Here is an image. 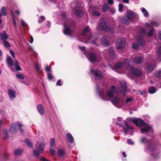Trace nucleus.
<instances>
[{
  "label": "nucleus",
  "mask_w": 161,
  "mask_h": 161,
  "mask_svg": "<svg viewBox=\"0 0 161 161\" xmlns=\"http://www.w3.org/2000/svg\"><path fill=\"white\" fill-rule=\"evenodd\" d=\"M119 7V10L120 12L122 11V9L123 8V4L121 3L119 4L118 6Z\"/></svg>",
  "instance_id": "obj_48"
},
{
  "label": "nucleus",
  "mask_w": 161,
  "mask_h": 161,
  "mask_svg": "<svg viewBox=\"0 0 161 161\" xmlns=\"http://www.w3.org/2000/svg\"><path fill=\"white\" fill-rule=\"evenodd\" d=\"M157 53L159 57H161V46L158 48L157 51Z\"/></svg>",
  "instance_id": "obj_50"
},
{
  "label": "nucleus",
  "mask_w": 161,
  "mask_h": 161,
  "mask_svg": "<svg viewBox=\"0 0 161 161\" xmlns=\"http://www.w3.org/2000/svg\"><path fill=\"white\" fill-rule=\"evenodd\" d=\"M79 48L82 51H85L86 47L84 46H79Z\"/></svg>",
  "instance_id": "obj_58"
},
{
  "label": "nucleus",
  "mask_w": 161,
  "mask_h": 161,
  "mask_svg": "<svg viewBox=\"0 0 161 161\" xmlns=\"http://www.w3.org/2000/svg\"><path fill=\"white\" fill-rule=\"evenodd\" d=\"M21 24L23 26H27L26 23L22 19H21Z\"/></svg>",
  "instance_id": "obj_52"
},
{
  "label": "nucleus",
  "mask_w": 161,
  "mask_h": 161,
  "mask_svg": "<svg viewBox=\"0 0 161 161\" xmlns=\"http://www.w3.org/2000/svg\"><path fill=\"white\" fill-rule=\"evenodd\" d=\"M126 45L125 39L121 38L118 39L116 42V45L117 48L122 49L124 48Z\"/></svg>",
  "instance_id": "obj_10"
},
{
  "label": "nucleus",
  "mask_w": 161,
  "mask_h": 161,
  "mask_svg": "<svg viewBox=\"0 0 161 161\" xmlns=\"http://www.w3.org/2000/svg\"><path fill=\"white\" fill-rule=\"evenodd\" d=\"M121 22L123 23L126 25H127L129 23V21L124 17L122 19Z\"/></svg>",
  "instance_id": "obj_45"
},
{
  "label": "nucleus",
  "mask_w": 161,
  "mask_h": 161,
  "mask_svg": "<svg viewBox=\"0 0 161 161\" xmlns=\"http://www.w3.org/2000/svg\"><path fill=\"white\" fill-rule=\"evenodd\" d=\"M45 20L44 17L43 16L40 17L39 19L38 20V22L39 23H41Z\"/></svg>",
  "instance_id": "obj_51"
},
{
  "label": "nucleus",
  "mask_w": 161,
  "mask_h": 161,
  "mask_svg": "<svg viewBox=\"0 0 161 161\" xmlns=\"http://www.w3.org/2000/svg\"><path fill=\"white\" fill-rule=\"evenodd\" d=\"M111 102L114 105L118 108V105L120 104L121 103V101L119 97H116L111 101Z\"/></svg>",
  "instance_id": "obj_20"
},
{
  "label": "nucleus",
  "mask_w": 161,
  "mask_h": 161,
  "mask_svg": "<svg viewBox=\"0 0 161 161\" xmlns=\"http://www.w3.org/2000/svg\"><path fill=\"white\" fill-rule=\"evenodd\" d=\"M55 139L52 138L50 140V145L51 146H53L55 143Z\"/></svg>",
  "instance_id": "obj_49"
},
{
  "label": "nucleus",
  "mask_w": 161,
  "mask_h": 161,
  "mask_svg": "<svg viewBox=\"0 0 161 161\" xmlns=\"http://www.w3.org/2000/svg\"><path fill=\"white\" fill-rule=\"evenodd\" d=\"M84 54L86 55L89 60L92 62L94 63L100 61L101 60L100 56L92 53L87 54L86 51H85Z\"/></svg>",
  "instance_id": "obj_7"
},
{
  "label": "nucleus",
  "mask_w": 161,
  "mask_h": 161,
  "mask_svg": "<svg viewBox=\"0 0 161 161\" xmlns=\"http://www.w3.org/2000/svg\"><path fill=\"white\" fill-rule=\"evenodd\" d=\"M126 17L130 21H132L134 19H137L138 15L134 12L129 10L127 11V12Z\"/></svg>",
  "instance_id": "obj_11"
},
{
  "label": "nucleus",
  "mask_w": 161,
  "mask_h": 161,
  "mask_svg": "<svg viewBox=\"0 0 161 161\" xmlns=\"http://www.w3.org/2000/svg\"><path fill=\"white\" fill-rule=\"evenodd\" d=\"M151 26H155L157 25V24L154 21H152L151 22Z\"/></svg>",
  "instance_id": "obj_59"
},
{
  "label": "nucleus",
  "mask_w": 161,
  "mask_h": 161,
  "mask_svg": "<svg viewBox=\"0 0 161 161\" xmlns=\"http://www.w3.org/2000/svg\"><path fill=\"white\" fill-rule=\"evenodd\" d=\"M141 142L142 143H147L148 142V140L145 137H142L141 139Z\"/></svg>",
  "instance_id": "obj_41"
},
{
  "label": "nucleus",
  "mask_w": 161,
  "mask_h": 161,
  "mask_svg": "<svg viewBox=\"0 0 161 161\" xmlns=\"http://www.w3.org/2000/svg\"><path fill=\"white\" fill-rule=\"evenodd\" d=\"M66 136L67 140L69 142L72 143L74 142V138L72 135L70 133H68L66 134Z\"/></svg>",
  "instance_id": "obj_27"
},
{
  "label": "nucleus",
  "mask_w": 161,
  "mask_h": 161,
  "mask_svg": "<svg viewBox=\"0 0 161 161\" xmlns=\"http://www.w3.org/2000/svg\"><path fill=\"white\" fill-rule=\"evenodd\" d=\"M8 36V35L6 34L5 31H3V33H0V38L4 41L7 40Z\"/></svg>",
  "instance_id": "obj_25"
},
{
  "label": "nucleus",
  "mask_w": 161,
  "mask_h": 161,
  "mask_svg": "<svg viewBox=\"0 0 161 161\" xmlns=\"http://www.w3.org/2000/svg\"><path fill=\"white\" fill-rule=\"evenodd\" d=\"M22 152V151L19 149H18L15 150L14 151V154L16 155H18L20 154Z\"/></svg>",
  "instance_id": "obj_47"
},
{
  "label": "nucleus",
  "mask_w": 161,
  "mask_h": 161,
  "mask_svg": "<svg viewBox=\"0 0 161 161\" xmlns=\"http://www.w3.org/2000/svg\"><path fill=\"white\" fill-rule=\"evenodd\" d=\"M10 53L12 57H14V58L15 57V53L13 50H10Z\"/></svg>",
  "instance_id": "obj_56"
},
{
  "label": "nucleus",
  "mask_w": 161,
  "mask_h": 161,
  "mask_svg": "<svg viewBox=\"0 0 161 161\" xmlns=\"http://www.w3.org/2000/svg\"><path fill=\"white\" fill-rule=\"evenodd\" d=\"M144 120H147L150 119V117L148 116V115H145L144 116Z\"/></svg>",
  "instance_id": "obj_57"
},
{
  "label": "nucleus",
  "mask_w": 161,
  "mask_h": 161,
  "mask_svg": "<svg viewBox=\"0 0 161 161\" xmlns=\"http://www.w3.org/2000/svg\"><path fill=\"white\" fill-rule=\"evenodd\" d=\"M120 89H118L117 90H115V87L114 86H112L110 87V89L106 93L102 92L100 94V97L103 100L108 101L110 100L115 95V93H117L118 91L124 94L127 89L126 83L125 82L122 81L120 84Z\"/></svg>",
  "instance_id": "obj_2"
},
{
  "label": "nucleus",
  "mask_w": 161,
  "mask_h": 161,
  "mask_svg": "<svg viewBox=\"0 0 161 161\" xmlns=\"http://www.w3.org/2000/svg\"><path fill=\"white\" fill-rule=\"evenodd\" d=\"M35 69H36V72L38 73H39L41 71V70L40 69V68H41L40 66L38 64H36L35 65Z\"/></svg>",
  "instance_id": "obj_39"
},
{
  "label": "nucleus",
  "mask_w": 161,
  "mask_h": 161,
  "mask_svg": "<svg viewBox=\"0 0 161 161\" xmlns=\"http://www.w3.org/2000/svg\"><path fill=\"white\" fill-rule=\"evenodd\" d=\"M14 64H13V66H14L16 70L17 71L20 70L21 68L19 65L18 62L16 59L14 60Z\"/></svg>",
  "instance_id": "obj_28"
},
{
  "label": "nucleus",
  "mask_w": 161,
  "mask_h": 161,
  "mask_svg": "<svg viewBox=\"0 0 161 161\" xmlns=\"http://www.w3.org/2000/svg\"><path fill=\"white\" fill-rule=\"evenodd\" d=\"M109 7L108 5L106 3H104L103 6V11L105 12L109 8Z\"/></svg>",
  "instance_id": "obj_37"
},
{
  "label": "nucleus",
  "mask_w": 161,
  "mask_h": 161,
  "mask_svg": "<svg viewBox=\"0 0 161 161\" xmlns=\"http://www.w3.org/2000/svg\"><path fill=\"white\" fill-rule=\"evenodd\" d=\"M94 8V7L93 6L90 7L89 12L90 13H92L93 15L94 16H97L99 15L100 14L98 13L97 10L95 11H93Z\"/></svg>",
  "instance_id": "obj_26"
},
{
  "label": "nucleus",
  "mask_w": 161,
  "mask_h": 161,
  "mask_svg": "<svg viewBox=\"0 0 161 161\" xmlns=\"http://www.w3.org/2000/svg\"><path fill=\"white\" fill-rule=\"evenodd\" d=\"M124 122L125 125L123 126V128H124L125 134H127L128 132L133 130V128L128 125L127 121H124Z\"/></svg>",
  "instance_id": "obj_18"
},
{
  "label": "nucleus",
  "mask_w": 161,
  "mask_h": 161,
  "mask_svg": "<svg viewBox=\"0 0 161 161\" xmlns=\"http://www.w3.org/2000/svg\"><path fill=\"white\" fill-rule=\"evenodd\" d=\"M105 54V58L106 59H113L115 58L114 50L113 48H110L104 51Z\"/></svg>",
  "instance_id": "obj_8"
},
{
  "label": "nucleus",
  "mask_w": 161,
  "mask_h": 161,
  "mask_svg": "<svg viewBox=\"0 0 161 161\" xmlns=\"http://www.w3.org/2000/svg\"><path fill=\"white\" fill-rule=\"evenodd\" d=\"M109 37L108 36H104L101 39V41L103 44L105 46H108L110 44V42L108 40Z\"/></svg>",
  "instance_id": "obj_19"
},
{
  "label": "nucleus",
  "mask_w": 161,
  "mask_h": 161,
  "mask_svg": "<svg viewBox=\"0 0 161 161\" xmlns=\"http://www.w3.org/2000/svg\"><path fill=\"white\" fill-rule=\"evenodd\" d=\"M44 145L43 143H36V149L34 151V153L36 156L38 155L43 152Z\"/></svg>",
  "instance_id": "obj_9"
},
{
  "label": "nucleus",
  "mask_w": 161,
  "mask_h": 161,
  "mask_svg": "<svg viewBox=\"0 0 161 161\" xmlns=\"http://www.w3.org/2000/svg\"><path fill=\"white\" fill-rule=\"evenodd\" d=\"M129 63L130 61L128 59H125L124 64L119 62L115 64L114 68L115 69H122L123 70L121 69V73H126L129 71L136 76L140 75L142 74L141 70L130 65Z\"/></svg>",
  "instance_id": "obj_1"
},
{
  "label": "nucleus",
  "mask_w": 161,
  "mask_h": 161,
  "mask_svg": "<svg viewBox=\"0 0 161 161\" xmlns=\"http://www.w3.org/2000/svg\"><path fill=\"white\" fill-rule=\"evenodd\" d=\"M8 93L10 99L11 100L14 99L16 97V92L13 90H8Z\"/></svg>",
  "instance_id": "obj_22"
},
{
  "label": "nucleus",
  "mask_w": 161,
  "mask_h": 161,
  "mask_svg": "<svg viewBox=\"0 0 161 161\" xmlns=\"http://www.w3.org/2000/svg\"><path fill=\"white\" fill-rule=\"evenodd\" d=\"M97 29L98 30H105L109 31L111 34H113L114 32V30L113 26L112 27L109 26L107 25L105 22H100L97 26Z\"/></svg>",
  "instance_id": "obj_6"
},
{
  "label": "nucleus",
  "mask_w": 161,
  "mask_h": 161,
  "mask_svg": "<svg viewBox=\"0 0 161 161\" xmlns=\"http://www.w3.org/2000/svg\"><path fill=\"white\" fill-rule=\"evenodd\" d=\"M48 78L49 79H51L53 78V77L51 74L49 73L48 75Z\"/></svg>",
  "instance_id": "obj_62"
},
{
  "label": "nucleus",
  "mask_w": 161,
  "mask_h": 161,
  "mask_svg": "<svg viewBox=\"0 0 161 161\" xmlns=\"http://www.w3.org/2000/svg\"><path fill=\"white\" fill-rule=\"evenodd\" d=\"M136 41L138 45L142 46H144L145 44V42L143 39L142 36H138L136 37Z\"/></svg>",
  "instance_id": "obj_16"
},
{
  "label": "nucleus",
  "mask_w": 161,
  "mask_h": 161,
  "mask_svg": "<svg viewBox=\"0 0 161 161\" xmlns=\"http://www.w3.org/2000/svg\"><path fill=\"white\" fill-rule=\"evenodd\" d=\"M91 31V29L89 26L86 27L83 29L81 33V38L82 40H85L88 36H86L87 34L90 32Z\"/></svg>",
  "instance_id": "obj_12"
},
{
  "label": "nucleus",
  "mask_w": 161,
  "mask_h": 161,
  "mask_svg": "<svg viewBox=\"0 0 161 161\" xmlns=\"http://www.w3.org/2000/svg\"><path fill=\"white\" fill-rule=\"evenodd\" d=\"M7 10L6 8L4 7H3L1 9L0 11V24L2 23V20L1 18L2 16H5L7 15Z\"/></svg>",
  "instance_id": "obj_21"
},
{
  "label": "nucleus",
  "mask_w": 161,
  "mask_h": 161,
  "mask_svg": "<svg viewBox=\"0 0 161 161\" xmlns=\"http://www.w3.org/2000/svg\"><path fill=\"white\" fill-rule=\"evenodd\" d=\"M91 73L95 76V78L96 80H99L103 76L102 73L99 70L93 71L92 69H90Z\"/></svg>",
  "instance_id": "obj_13"
},
{
  "label": "nucleus",
  "mask_w": 161,
  "mask_h": 161,
  "mask_svg": "<svg viewBox=\"0 0 161 161\" xmlns=\"http://www.w3.org/2000/svg\"><path fill=\"white\" fill-rule=\"evenodd\" d=\"M155 75L158 77H161V70L157 71L155 72Z\"/></svg>",
  "instance_id": "obj_40"
},
{
  "label": "nucleus",
  "mask_w": 161,
  "mask_h": 161,
  "mask_svg": "<svg viewBox=\"0 0 161 161\" xmlns=\"http://www.w3.org/2000/svg\"><path fill=\"white\" fill-rule=\"evenodd\" d=\"M37 110L40 114L42 115H44L45 113V110L41 104H38L37 106Z\"/></svg>",
  "instance_id": "obj_23"
},
{
  "label": "nucleus",
  "mask_w": 161,
  "mask_h": 161,
  "mask_svg": "<svg viewBox=\"0 0 161 161\" xmlns=\"http://www.w3.org/2000/svg\"><path fill=\"white\" fill-rule=\"evenodd\" d=\"M155 68V66L154 65L152 64H150L148 65L147 67L148 70L149 71H151Z\"/></svg>",
  "instance_id": "obj_33"
},
{
  "label": "nucleus",
  "mask_w": 161,
  "mask_h": 161,
  "mask_svg": "<svg viewBox=\"0 0 161 161\" xmlns=\"http://www.w3.org/2000/svg\"><path fill=\"white\" fill-rule=\"evenodd\" d=\"M3 44L4 46L6 47H9L10 46V44L9 42L6 41H3Z\"/></svg>",
  "instance_id": "obj_44"
},
{
  "label": "nucleus",
  "mask_w": 161,
  "mask_h": 161,
  "mask_svg": "<svg viewBox=\"0 0 161 161\" xmlns=\"http://www.w3.org/2000/svg\"><path fill=\"white\" fill-rule=\"evenodd\" d=\"M18 125L19 128V130L22 133H23L24 132V130L22 127H23V125L22 124H20L19 123L18 124Z\"/></svg>",
  "instance_id": "obj_36"
},
{
  "label": "nucleus",
  "mask_w": 161,
  "mask_h": 161,
  "mask_svg": "<svg viewBox=\"0 0 161 161\" xmlns=\"http://www.w3.org/2000/svg\"><path fill=\"white\" fill-rule=\"evenodd\" d=\"M50 152L52 154H54L55 151L53 149H50Z\"/></svg>",
  "instance_id": "obj_64"
},
{
  "label": "nucleus",
  "mask_w": 161,
  "mask_h": 161,
  "mask_svg": "<svg viewBox=\"0 0 161 161\" xmlns=\"http://www.w3.org/2000/svg\"><path fill=\"white\" fill-rule=\"evenodd\" d=\"M99 36L94 33H92L89 35L85 40H82V42L85 43H90L97 46L98 45V41Z\"/></svg>",
  "instance_id": "obj_4"
},
{
  "label": "nucleus",
  "mask_w": 161,
  "mask_h": 161,
  "mask_svg": "<svg viewBox=\"0 0 161 161\" xmlns=\"http://www.w3.org/2000/svg\"><path fill=\"white\" fill-rule=\"evenodd\" d=\"M136 126L140 127L141 132L142 133L149 135L148 133L151 132V134L153 133V130L152 127L144 121H132Z\"/></svg>",
  "instance_id": "obj_3"
},
{
  "label": "nucleus",
  "mask_w": 161,
  "mask_h": 161,
  "mask_svg": "<svg viewBox=\"0 0 161 161\" xmlns=\"http://www.w3.org/2000/svg\"><path fill=\"white\" fill-rule=\"evenodd\" d=\"M70 25L69 23H66L64 25V32L65 35H70L71 32V30L70 29Z\"/></svg>",
  "instance_id": "obj_15"
},
{
  "label": "nucleus",
  "mask_w": 161,
  "mask_h": 161,
  "mask_svg": "<svg viewBox=\"0 0 161 161\" xmlns=\"http://www.w3.org/2000/svg\"><path fill=\"white\" fill-rule=\"evenodd\" d=\"M140 10L142 12L144 16L145 17H147L148 16V13L147 10L144 8L142 7L141 8Z\"/></svg>",
  "instance_id": "obj_30"
},
{
  "label": "nucleus",
  "mask_w": 161,
  "mask_h": 161,
  "mask_svg": "<svg viewBox=\"0 0 161 161\" xmlns=\"http://www.w3.org/2000/svg\"><path fill=\"white\" fill-rule=\"evenodd\" d=\"M127 121H143V120L141 118H137L135 117H129L127 118Z\"/></svg>",
  "instance_id": "obj_29"
},
{
  "label": "nucleus",
  "mask_w": 161,
  "mask_h": 161,
  "mask_svg": "<svg viewBox=\"0 0 161 161\" xmlns=\"http://www.w3.org/2000/svg\"><path fill=\"white\" fill-rule=\"evenodd\" d=\"M108 3L109 4H112L114 2L113 0H108Z\"/></svg>",
  "instance_id": "obj_61"
},
{
  "label": "nucleus",
  "mask_w": 161,
  "mask_h": 161,
  "mask_svg": "<svg viewBox=\"0 0 161 161\" xmlns=\"http://www.w3.org/2000/svg\"><path fill=\"white\" fill-rule=\"evenodd\" d=\"M7 62L8 65V67L10 68L11 70L14 71L15 70V69L13 67V62L12 59L10 57H7Z\"/></svg>",
  "instance_id": "obj_17"
},
{
  "label": "nucleus",
  "mask_w": 161,
  "mask_h": 161,
  "mask_svg": "<svg viewBox=\"0 0 161 161\" xmlns=\"http://www.w3.org/2000/svg\"><path fill=\"white\" fill-rule=\"evenodd\" d=\"M143 60V58L142 57H137L133 59V61L135 63L139 64L141 63Z\"/></svg>",
  "instance_id": "obj_24"
},
{
  "label": "nucleus",
  "mask_w": 161,
  "mask_h": 161,
  "mask_svg": "<svg viewBox=\"0 0 161 161\" xmlns=\"http://www.w3.org/2000/svg\"><path fill=\"white\" fill-rule=\"evenodd\" d=\"M10 131V132L13 134L16 133V129L14 126H12L11 127Z\"/></svg>",
  "instance_id": "obj_31"
},
{
  "label": "nucleus",
  "mask_w": 161,
  "mask_h": 161,
  "mask_svg": "<svg viewBox=\"0 0 161 161\" xmlns=\"http://www.w3.org/2000/svg\"><path fill=\"white\" fill-rule=\"evenodd\" d=\"M58 153L59 156H62L64 154L65 152L63 150L60 149L58 151Z\"/></svg>",
  "instance_id": "obj_43"
},
{
  "label": "nucleus",
  "mask_w": 161,
  "mask_h": 161,
  "mask_svg": "<svg viewBox=\"0 0 161 161\" xmlns=\"http://www.w3.org/2000/svg\"><path fill=\"white\" fill-rule=\"evenodd\" d=\"M138 47V45L136 44H134L132 46L133 48L134 49H136Z\"/></svg>",
  "instance_id": "obj_60"
},
{
  "label": "nucleus",
  "mask_w": 161,
  "mask_h": 161,
  "mask_svg": "<svg viewBox=\"0 0 161 161\" xmlns=\"http://www.w3.org/2000/svg\"><path fill=\"white\" fill-rule=\"evenodd\" d=\"M146 30L143 28H142L141 30V33L143 36L145 35L146 34Z\"/></svg>",
  "instance_id": "obj_46"
},
{
  "label": "nucleus",
  "mask_w": 161,
  "mask_h": 161,
  "mask_svg": "<svg viewBox=\"0 0 161 161\" xmlns=\"http://www.w3.org/2000/svg\"><path fill=\"white\" fill-rule=\"evenodd\" d=\"M133 100V99L132 98H127L126 100V103H129L131 102Z\"/></svg>",
  "instance_id": "obj_55"
},
{
  "label": "nucleus",
  "mask_w": 161,
  "mask_h": 161,
  "mask_svg": "<svg viewBox=\"0 0 161 161\" xmlns=\"http://www.w3.org/2000/svg\"><path fill=\"white\" fill-rule=\"evenodd\" d=\"M60 82H61V80H58L57 81V82L56 83V85L57 86H61V84L60 83Z\"/></svg>",
  "instance_id": "obj_63"
},
{
  "label": "nucleus",
  "mask_w": 161,
  "mask_h": 161,
  "mask_svg": "<svg viewBox=\"0 0 161 161\" xmlns=\"http://www.w3.org/2000/svg\"><path fill=\"white\" fill-rule=\"evenodd\" d=\"M109 11L112 14H114L115 13V9L114 8H110L109 9Z\"/></svg>",
  "instance_id": "obj_53"
},
{
  "label": "nucleus",
  "mask_w": 161,
  "mask_h": 161,
  "mask_svg": "<svg viewBox=\"0 0 161 161\" xmlns=\"http://www.w3.org/2000/svg\"><path fill=\"white\" fill-rule=\"evenodd\" d=\"M127 143L130 144H133L134 143V142H133L131 139H129L127 141Z\"/></svg>",
  "instance_id": "obj_54"
},
{
  "label": "nucleus",
  "mask_w": 161,
  "mask_h": 161,
  "mask_svg": "<svg viewBox=\"0 0 161 161\" xmlns=\"http://www.w3.org/2000/svg\"><path fill=\"white\" fill-rule=\"evenodd\" d=\"M16 77L19 79H23L24 78V76L21 74H17L16 75Z\"/></svg>",
  "instance_id": "obj_42"
},
{
  "label": "nucleus",
  "mask_w": 161,
  "mask_h": 161,
  "mask_svg": "<svg viewBox=\"0 0 161 161\" xmlns=\"http://www.w3.org/2000/svg\"><path fill=\"white\" fill-rule=\"evenodd\" d=\"M25 142L28 146L31 147H33V145L30 140L28 139H26Z\"/></svg>",
  "instance_id": "obj_32"
},
{
  "label": "nucleus",
  "mask_w": 161,
  "mask_h": 161,
  "mask_svg": "<svg viewBox=\"0 0 161 161\" xmlns=\"http://www.w3.org/2000/svg\"><path fill=\"white\" fill-rule=\"evenodd\" d=\"M75 14L77 16L81 17L84 14V10L80 7L76 6L74 8Z\"/></svg>",
  "instance_id": "obj_14"
},
{
  "label": "nucleus",
  "mask_w": 161,
  "mask_h": 161,
  "mask_svg": "<svg viewBox=\"0 0 161 161\" xmlns=\"http://www.w3.org/2000/svg\"><path fill=\"white\" fill-rule=\"evenodd\" d=\"M156 92V90L154 87H151L149 89V92L150 93L153 94Z\"/></svg>",
  "instance_id": "obj_34"
},
{
  "label": "nucleus",
  "mask_w": 161,
  "mask_h": 161,
  "mask_svg": "<svg viewBox=\"0 0 161 161\" xmlns=\"http://www.w3.org/2000/svg\"><path fill=\"white\" fill-rule=\"evenodd\" d=\"M11 15L12 16L13 20V25L15 27H16V22L15 20H14V12L12 9L11 10Z\"/></svg>",
  "instance_id": "obj_35"
},
{
  "label": "nucleus",
  "mask_w": 161,
  "mask_h": 161,
  "mask_svg": "<svg viewBox=\"0 0 161 161\" xmlns=\"http://www.w3.org/2000/svg\"><path fill=\"white\" fill-rule=\"evenodd\" d=\"M155 32L154 30L152 29L150 30L147 33V35L149 37L152 36L153 34Z\"/></svg>",
  "instance_id": "obj_38"
},
{
  "label": "nucleus",
  "mask_w": 161,
  "mask_h": 161,
  "mask_svg": "<svg viewBox=\"0 0 161 161\" xmlns=\"http://www.w3.org/2000/svg\"><path fill=\"white\" fill-rule=\"evenodd\" d=\"M145 151L149 154H151L154 158L158 157L160 153V150L157 148H155L154 146L152 144H149L145 148Z\"/></svg>",
  "instance_id": "obj_5"
}]
</instances>
